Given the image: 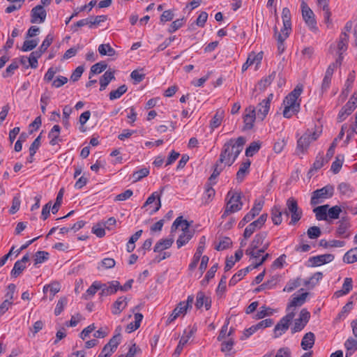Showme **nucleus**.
<instances>
[{
  "instance_id": "16",
  "label": "nucleus",
  "mask_w": 357,
  "mask_h": 357,
  "mask_svg": "<svg viewBox=\"0 0 357 357\" xmlns=\"http://www.w3.org/2000/svg\"><path fill=\"white\" fill-rule=\"evenodd\" d=\"M334 255L331 254H325L313 257L310 258L309 259V262H310V264L309 266H320L325 264L332 261L334 259Z\"/></svg>"
},
{
  "instance_id": "49",
  "label": "nucleus",
  "mask_w": 357,
  "mask_h": 357,
  "mask_svg": "<svg viewBox=\"0 0 357 357\" xmlns=\"http://www.w3.org/2000/svg\"><path fill=\"white\" fill-rule=\"evenodd\" d=\"M128 90L126 85L123 84L120 86L116 90L112 91L109 93V99L111 100L119 98Z\"/></svg>"
},
{
  "instance_id": "34",
  "label": "nucleus",
  "mask_w": 357,
  "mask_h": 357,
  "mask_svg": "<svg viewBox=\"0 0 357 357\" xmlns=\"http://www.w3.org/2000/svg\"><path fill=\"white\" fill-rule=\"evenodd\" d=\"M60 126L59 125H55L53 126L52 130L48 134L49 138H50V144L52 146H54L56 144H58L59 139V135H60Z\"/></svg>"
},
{
  "instance_id": "44",
  "label": "nucleus",
  "mask_w": 357,
  "mask_h": 357,
  "mask_svg": "<svg viewBox=\"0 0 357 357\" xmlns=\"http://www.w3.org/2000/svg\"><path fill=\"white\" fill-rule=\"evenodd\" d=\"M225 112L222 109H218L215 114L211 121V127L213 129L218 128L222 121Z\"/></svg>"
},
{
  "instance_id": "30",
  "label": "nucleus",
  "mask_w": 357,
  "mask_h": 357,
  "mask_svg": "<svg viewBox=\"0 0 357 357\" xmlns=\"http://www.w3.org/2000/svg\"><path fill=\"white\" fill-rule=\"evenodd\" d=\"M173 243H174L173 238H166V239H160L155 245L153 250L155 252H160L162 250L170 248Z\"/></svg>"
},
{
  "instance_id": "42",
  "label": "nucleus",
  "mask_w": 357,
  "mask_h": 357,
  "mask_svg": "<svg viewBox=\"0 0 357 357\" xmlns=\"http://www.w3.org/2000/svg\"><path fill=\"white\" fill-rule=\"evenodd\" d=\"M343 260L347 264L357 261V247L347 251L343 257Z\"/></svg>"
},
{
  "instance_id": "9",
  "label": "nucleus",
  "mask_w": 357,
  "mask_h": 357,
  "mask_svg": "<svg viewBox=\"0 0 357 357\" xmlns=\"http://www.w3.org/2000/svg\"><path fill=\"white\" fill-rule=\"evenodd\" d=\"M310 318V312L305 308L302 309L299 317L294 321V326L291 328V333H295L304 328Z\"/></svg>"
},
{
  "instance_id": "35",
  "label": "nucleus",
  "mask_w": 357,
  "mask_h": 357,
  "mask_svg": "<svg viewBox=\"0 0 357 357\" xmlns=\"http://www.w3.org/2000/svg\"><path fill=\"white\" fill-rule=\"evenodd\" d=\"M344 347L347 349L346 357L351 356L357 350V338H348L344 343Z\"/></svg>"
},
{
  "instance_id": "36",
  "label": "nucleus",
  "mask_w": 357,
  "mask_h": 357,
  "mask_svg": "<svg viewBox=\"0 0 357 357\" xmlns=\"http://www.w3.org/2000/svg\"><path fill=\"white\" fill-rule=\"evenodd\" d=\"M282 211L280 206H274L271 210V219L274 225H279L282 221Z\"/></svg>"
},
{
  "instance_id": "17",
  "label": "nucleus",
  "mask_w": 357,
  "mask_h": 357,
  "mask_svg": "<svg viewBox=\"0 0 357 357\" xmlns=\"http://www.w3.org/2000/svg\"><path fill=\"white\" fill-rule=\"evenodd\" d=\"M337 223L338 227L336 230V234L342 238H348L350 235L348 230L351 226L349 220L343 218Z\"/></svg>"
},
{
  "instance_id": "33",
  "label": "nucleus",
  "mask_w": 357,
  "mask_h": 357,
  "mask_svg": "<svg viewBox=\"0 0 357 357\" xmlns=\"http://www.w3.org/2000/svg\"><path fill=\"white\" fill-rule=\"evenodd\" d=\"M114 75L113 71L107 70L100 79V91H103L105 89L109 83L114 79Z\"/></svg>"
},
{
  "instance_id": "8",
  "label": "nucleus",
  "mask_w": 357,
  "mask_h": 357,
  "mask_svg": "<svg viewBox=\"0 0 357 357\" xmlns=\"http://www.w3.org/2000/svg\"><path fill=\"white\" fill-rule=\"evenodd\" d=\"M227 206L231 212L235 213L241 210L243 207V202L241 201V196L239 193H232L229 191L227 193Z\"/></svg>"
},
{
  "instance_id": "38",
  "label": "nucleus",
  "mask_w": 357,
  "mask_h": 357,
  "mask_svg": "<svg viewBox=\"0 0 357 357\" xmlns=\"http://www.w3.org/2000/svg\"><path fill=\"white\" fill-rule=\"evenodd\" d=\"M302 284H303V280L301 279V278H297L296 279L291 280L287 282V284L283 289V291L287 292H291L295 289L300 287Z\"/></svg>"
},
{
  "instance_id": "46",
  "label": "nucleus",
  "mask_w": 357,
  "mask_h": 357,
  "mask_svg": "<svg viewBox=\"0 0 357 357\" xmlns=\"http://www.w3.org/2000/svg\"><path fill=\"white\" fill-rule=\"evenodd\" d=\"M98 52L101 55H107L109 56H114L116 51L112 48L109 44H101L98 47Z\"/></svg>"
},
{
  "instance_id": "48",
  "label": "nucleus",
  "mask_w": 357,
  "mask_h": 357,
  "mask_svg": "<svg viewBox=\"0 0 357 357\" xmlns=\"http://www.w3.org/2000/svg\"><path fill=\"white\" fill-rule=\"evenodd\" d=\"M344 157L343 155H338L335 158V160L332 163L331 171L334 174H337L342 166Z\"/></svg>"
},
{
  "instance_id": "37",
  "label": "nucleus",
  "mask_w": 357,
  "mask_h": 357,
  "mask_svg": "<svg viewBox=\"0 0 357 357\" xmlns=\"http://www.w3.org/2000/svg\"><path fill=\"white\" fill-rule=\"evenodd\" d=\"M143 319V315L141 313L135 314V321L128 324L126 331L128 333H131L136 331L140 326V323Z\"/></svg>"
},
{
  "instance_id": "53",
  "label": "nucleus",
  "mask_w": 357,
  "mask_h": 357,
  "mask_svg": "<svg viewBox=\"0 0 357 357\" xmlns=\"http://www.w3.org/2000/svg\"><path fill=\"white\" fill-rule=\"evenodd\" d=\"M64 189L61 188L58 192L56 202L52 206V212L53 214H55L58 212L60 205L61 204L63 196Z\"/></svg>"
},
{
  "instance_id": "64",
  "label": "nucleus",
  "mask_w": 357,
  "mask_h": 357,
  "mask_svg": "<svg viewBox=\"0 0 357 357\" xmlns=\"http://www.w3.org/2000/svg\"><path fill=\"white\" fill-rule=\"evenodd\" d=\"M234 340L231 338L223 340L222 341L221 351L222 352L230 351L234 346Z\"/></svg>"
},
{
  "instance_id": "12",
  "label": "nucleus",
  "mask_w": 357,
  "mask_h": 357,
  "mask_svg": "<svg viewBox=\"0 0 357 357\" xmlns=\"http://www.w3.org/2000/svg\"><path fill=\"white\" fill-rule=\"evenodd\" d=\"M47 13L42 5H38L31 10V23H42L45 20Z\"/></svg>"
},
{
  "instance_id": "58",
  "label": "nucleus",
  "mask_w": 357,
  "mask_h": 357,
  "mask_svg": "<svg viewBox=\"0 0 357 357\" xmlns=\"http://www.w3.org/2000/svg\"><path fill=\"white\" fill-rule=\"evenodd\" d=\"M53 36L51 34H48L45 40H43L42 45L39 47L38 50H37L38 52H40V54H42L44 52L46 51V50L50 47V45L52 44L53 41Z\"/></svg>"
},
{
  "instance_id": "40",
  "label": "nucleus",
  "mask_w": 357,
  "mask_h": 357,
  "mask_svg": "<svg viewBox=\"0 0 357 357\" xmlns=\"http://www.w3.org/2000/svg\"><path fill=\"white\" fill-rule=\"evenodd\" d=\"M352 289V280L350 278H346L342 285V289L335 293L337 297L347 294Z\"/></svg>"
},
{
  "instance_id": "22",
  "label": "nucleus",
  "mask_w": 357,
  "mask_h": 357,
  "mask_svg": "<svg viewBox=\"0 0 357 357\" xmlns=\"http://www.w3.org/2000/svg\"><path fill=\"white\" fill-rule=\"evenodd\" d=\"M275 36L278 41V50L280 54L282 53L284 50V40L289 37V32H280L278 33V29L276 26L274 27Z\"/></svg>"
},
{
  "instance_id": "2",
  "label": "nucleus",
  "mask_w": 357,
  "mask_h": 357,
  "mask_svg": "<svg viewBox=\"0 0 357 357\" xmlns=\"http://www.w3.org/2000/svg\"><path fill=\"white\" fill-rule=\"evenodd\" d=\"M266 236V231H262L255 235L249 248L245 251L246 255H253L255 253H264L269 245V243L268 242L264 243V241H265Z\"/></svg>"
},
{
  "instance_id": "27",
  "label": "nucleus",
  "mask_w": 357,
  "mask_h": 357,
  "mask_svg": "<svg viewBox=\"0 0 357 357\" xmlns=\"http://www.w3.org/2000/svg\"><path fill=\"white\" fill-rule=\"evenodd\" d=\"M328 207V204H325L315 207L313 209V212L314 213L316 219L317 220H328L327 211Z\"/></svg>"
},
{
  "instance_id": "1",
  "label": "nucleus",
  "mask_w": 357,
  "mask_h": 357,
  "mask_svg": "<svg viewBox=\"0 0 357 357\" xmlns=\"http://www.w3.org/2000/svg\"><path fill=\"white\" fill-rule=\"evenodd\" d=\"M245 142V138L243 137H238L237 139H231L227 141L223 145L219 162H225L228 166H231L242 151Z\"/></svg>"
},
{
  "instance_id": "51",
  "label": "nucleus",
  "mask_w": 357,
  "mask_h": 357,
  "mask_svg": "<svg viewBox=\"0 0 357 357\" xmlns=\"http://www.w3.org/2000/svg\"><path fill=\"white\" fill-rule=\"evenodd\" d=\"M249 271V269H241L237 273L233 275L229 281V285H235L241 280Z\"/></svg>"
},
{
  "instance_id": "10",
  "label": "nucleus",
  "mask_w": 357,
  "mask_h": 357,
  "mask_svg": "<svg viewBox=\"0 0 357 357\" xmlns=\"http://www.w3.org/2000/svg\"><path fill=\"white\" fill-rule=\"evenodd\" d=\"M268 215L266 213L262 214L257 220L249 224L245 229L243 236L245 238H248L257 230L260 229L267 220Z\"/></svg>"
},
{
  "instance_id": "14",
  "label": "nucleus",
  "mask_w": 357,
  "mask_h": 357,
  "mask_svg": "<svg viewBox=\"0 0 357 357\" xmlns=\"http://www.w3.org/2000/svg\"><path fill=\"white\" fill-rule=\"evenodd\" d=\"M257 116L256 109L254 106L250 105L245 109L244 116L245 129L250 130L252 128Z\"/></svg>"
},
{
  "instance_id": "55",
  "label": "nucleus",
  "mask_w": 357,
  "mask_h": 357,
  "mask_svg": "<svg viewBox=\"0 0 357 357\" xmlns=\"http://www.w3.org/2000/svg\"><path fill=\"white\" fill-rule=\"evenodd\" d=\"M42 54L38 51H35L31 53L28 58V62L32 68H36L38 66V59L40 57Z\"/></svg>"
},
{
  "instance_id": "13",
  "label": "nucleus",
  "mask_w": 357,
  "mask_h": 357,
  "mask_svg": "<svg viewBox=\"0 0 357 357\" xmlns=\"http://www.w3.org/2000/svg\"><path fill=\"white\" fill-rule=\"evenodd\" d=\"M349 36L346 33H342L337 43L338 58L336 59V63L341 65L343 59L342 54L347 50Z\"/></svg>"
},
{
  "instance_id": "18",
  "label": "nucleus",
  "mask_w": 357,
  "mask_h": 357,
  "mask_svg": "<svg viewBox=\"0 0 357 357\" xmlns=\"http://www.w3.org/2000/svg\"><path fill=\"white\" fill-rule=\"evenodd\" d=\"M101 287V296H109L119 290L120 283L116 280L102 284Z\"/></svg>"
},
{
  "instance_id": "24",
  "label": "nucleus",
  "mask_w": 357,
  "mask_h": 357,
  "mask_svg": "<svg viewBox=\"0 0 357 357\" xmlns=\"http://www.w3.org/2000/svg\"><path fill=\"white\" fill-rule=\"evenodd\" d=\"M251 162L249 159H247L245 161H244L238 171L236 173V180L238 182L241 183L244 179L245 176L247 175V174L249 172V168L250 167Z\"/></svg>"
},
{
  "instance_id": "19",
  "label": "nucleus",
  "mask_w": 357,
  "mask_h": 357,
  "mask_svg": "<svg viewBox=\"0 0 357 357\" xmlns=\"http://www.w3.org/2000/svg\"><path fill=\"white\" fill-rule=\"evenodd\" d=\"M250 256V265L247 268H258L261 266L264 262L269 257V254L266 253L261 256V254L255 253L253 255H248Z\"/></svg>"
},
{
  "instance_id": "29",
  "label": "nucleus",
  "mask_w": 357,
  "mask_h": 357,
  "mask_svg": "<svg viewBox=\"0 0 357 357\" xmlns=\"http://www.w3.org/2000/svg\"><path fill=\"white\" fill-rule=\"evenodd\" d=\"M185 306L186 305H184V301L180 302L168 317L167 321V324L174 321L181 314H185L186 312V310H185Z\"/></svg>"
},
{
  "instance_id": "60",
  "label": "nucleus",
  "mask_w": 357,
  "mask_h": 357,
  "mask_svg": "<svg viewBox=\"0 0 357 357\" xmlns=\"http://www.w3.org/2000/svg\"><path fill=\"white\" fill-rule=\"evenodd\" d=\"M149 174V169L148 168H142L138 171H136L133 173L132 177L134 178V181H138L143 178L147 176Z\"/></svg>"
},
{
  "instance_id": "59",
  "label": "nucleus",
  "mask_w": 357,
  "mask_h": 357,
  "mask_svg": "<svg viewBox=\"0 0 357 357\" xmlns=\"http://www.w3.org/2000/svg\"><path fill=\"white\" fill-rule=\"evenodd\" d=\"M38 45V40L36 39L26 40L22 47L23 52H29L33 50Z\"/></svg>"
},
{
  "instance_id": "56",
  "label": "nucleus",
  "mask_w": 357,
  "mask_h": 357,
  "mask_svg": "<svg viewBox=\"0 0 357 357\" xmlns=\"http://www.w3.org/2000/svg\"><path fill=\"white\" fill-rule=\"evenodd\" d=\"M228 331V323H227L222 327L220 334L218 337V341H222L223 340H225L226 338L229 337L231 335V333L233 332V329L230 328L229 331Z\"/></svg>"
},
{
  "instance_id": "20",
  "label": "nucleus",
  "mask_w": 357,
  "mask_h": 357,
  "mask_svg": "<svg viewBox=\"0 0 357 357\" xmlns=\"http://www.w3.org/2000/svg\"><path fill=\"white\" fill-rule=\"evenodd\" d=\"M195 305L198 309L204 305L206 309L208 310L211 305V300L209 297L206 296L204 292L199 291L197 294Z\"/></svg>"
},
{
  "instance_id": "52",
  "label": "nucleus",
  "mask_w": 357,
  "mask_h": 357,
  "mask_svg": "<svg viewBox=\"0 0 357 357\" xmlns=\"http://www.w3.org/2000/svg\"><path fill=\"white\" fill-rule=\"evenodd\" d=\"M341 212L342 209L339 206H334L331 208L328 207L327 211L328 218L337 219Z\"/></svg>"
},
{
  "instance_id": "23",
  "label": "nucleus",
  "mask_w": 357,
  "mask_h": 357,
  "mask_svg": "<svg viewBox=\"0 0 357 357\" xmlns=\"http://www.w3.org/2000/svg\"><path fill=\"white\" fill-rule=\"evenodd\" d=\"M126 297H119L113 304L112 312L114 314H119L127 306Z\"/></svg>"
},
{
  "instance_id": "54",
  "label": "nucleus",
  "mask_w": 357,
  "mask_h": 357,
  "mask_svg": "<svg viewBox=\"0 0 357 357\" xmlns=\"http://www.w3.org/2000/svg\"><path fill=\"white\" fill-rule=\"evenodd\" d=\"M192 236L193 234H192L182 233L176 241L178 248L186 244L192 238Z\"/></svg>"
},
{
  "instance_id": "31",
  "label": "nucleus",
  "mask_w": 357,
  "mask_h": 357,
  "mask_svg": "<svg viewBox=\"0 0 357 357\" xmlns=\"http://www.w3.org/2000/svg\"><path fill=\"white\" fill-rule=\"evenodd\" d=\"M307 295L308 293L305 292L299 296L294 297L288 305L287 310L289 312L291 307L301 306L305 303Z\"/></svg>"
},
{
  "instance_id": "39",
  "label": "nucleus",
  "mask_w": 357,
  "mask_h": 357,
  "mask_svg": "<svg viewBox=\"0 0 357 357\" xmlns=\"http://www.w3.org/2000/svg\"><path fill=\"white\" fill-rule=\"evenodd\" d=\"M276 73L275 71L272 72L268 76L265 78L261 79L258 82V87L260 91H264L273 81L275 77Z\"/></svg>"
},
{
  "instance_id": "43",
  "label": "nucleus",
  "mask_w": 357,
  "mask_h": 357,
  "mask_svg": "<svg viewBox=\"0 0 357 357\" xmlns=\"http://www.w3.org/2000/svg\"><path fill=\"white\" fill-rule=\"evenodd\" d=\"M101 287H102V283L100 282H94L87 289L86 294L84 295L85 299H89V297H91L95 295L98 290H101Z\"/></svg>"
},
{
  "instance_id": "63",
  "label": "nucleus",
  "mask_w": 357,
  "mask_h": 357,
  "mask_svg": "<svg viewBox=\"0 0 357 357\" xmlns=\"http://www.w3.org/2000/svg\"><path fill=\"white\" fill-rule=\"evenodd\" d=\"M231 245V241L228 237H225L219 243L215 246V249L217 250H223L228 248Z\"/></svg>"
},
{
  "instance_id": "61",
  "label": "nucleus",
  "mask_w": 357,
  "mask_h": 357,
  "mask_svg": "<svg viewBox=\"0 0 357 357\" xmlns=\"http://www.w3.org/2000/svg\"><path fill=\"white\" fill-rule=\"evenodd\" d=\"M307 236L311 239H315L320 236L321 231L319 227H310L307 231Z\"/></svg>"
},
{
  "instance_id": "25",
  "label": "nucleus",
  "mask_w": 357,
  "mask_h": 357,
  "mask_svg": "<svg viewBox=\"0 0 357 357\" xmlns=\"http://www.w3.org/2000/svg\"><path fill=\"white\" fill-rule=\"evenodd\" d=\"M315 341V336L314 334L312 332L307 333L303 336L302 340H301V347L304 350H307L309 349H311Z\"/></svg>"
},
{
  "instance_id": "4",
  "label": "nucleus",
  "mask_w": 357,
  "mask_h": 357,
  "mask_svg": "<svg viewBox=\"0 0 357 357\" xmlns=\"http://www.w3.org/2000/svg\"><path fill=\"white\" fill-rule=\"evenodd\" d=\"M303 91V86L297 85L295 89L288 94L283 101V105L287 107H291L293 112H299L300 102L297 101Z\"/></svg>"
},
{
  "instance_id": "57",
  "label": "nucleus",
  "mask_w": 357,
  "mask_h": 357,
  "mask_svg": "<svg viewBox=\"0 0 357 357\" xmlns=\"http://www.w3.org/2000/svg\"><path fill=\"white\" fill-rule=\"evenodd\" d=\"M260 149V144L258 142H253L245 150V155L248 157H252Z\"/></svg>"
},
{
  "instance_id": "45",
  "label": "nucleus",
  "mask_w": 357,
  "mask_h": 357,
  "mask_svg": "<svg viewBox=\"0 0 357 357\" xmlns=\"http://www.w3.org/2000/svg\"><path fill=\"white\" fill-rule=\"evenodd\" d=\"M204 250V245H199L197 249L196 252L194 255L193 259L189 265V268H195L198 265V262L203 257L202 253Z\"/></svg>"
},
{
  "instance_id": "62",
  "label": "nucleus",
  "mask_w": 357,
  "mask_h": 357,
  "mask_svg": "<svg viewBox=\"0 0 357 357\" xmlns=\"http://www.w3.org/2000/svg\"><path fill=\"white\" fill-rule=\"evenodd\" d=\"M66 304L67 298L66 297H62L58 301V303L54 310V314L56 316L59 315L62 312Z\"/></svg>"
},
{
  "instance_id": "3",
  "label": "nucleus",
  "mask_w": 357,
  "mask_h": 357,
  "mask_svg": "<svg viewBox=\"0 0 357 357\" xmlns=\"http://www.w3.org/2000/svg\"><path fill=\"white\" fill-rule=\"evenodd\" d=\"M334 194V187L332 185H327L321 189L314 190L312 192L310 204L317 205L323 202L324 199L331 198Z\"/></svg>"
},
{
  "instance_id": "32",
  "label": "nucleus",
  "mask_w": 357,
  "mask_h": 357,
  "mask_svg": "<svg viewBox=\"0 0 357 357\" xmlns=\"http://www.w3.org/2000/svg\"><path fill=\"white\" fill-rule=\"evenodd\" d=\"M323 274L321 272L315 273L312 277L307 280H303V285L308 289L313 288L321 280Z\"/></svg>"
},
{
  "instance_id": "6",
  "label": "nucleus",
  "mask_w": 357,
  "mask_h": 357,
  "mask_svg": "<svg viewBox=\"0 0 357 357\" xmlns=\"http://www.w3.org/2000/svg\"><path fill=\"white\" fill-rule=\"evenodd\" d=\"M301 11L302 16L305 24L308 26L310 30L317 32L318 31V28L317 26L314 14L305 1H302L301 3Z\"/></svg>"
},
{
  "instance_id": "47",
  "label": "nucleus",
  "mask_w": 357,
  "mask_h": 357,
  "mask_svg": "<svg viewBox=\"0 0 357 357\" xmlns=\"http://www.w3.org/2000/svg\"><path fill=\"white\" fill-rule=\"evenodd\" d=\"M50 254L45 251H38L33 256L35 266L42 264L49 259Z\"/></svg>"
},
{
  "instance_id": "11",
  "label": "nucleus",
  "mask_w": 357,
  "mask_h": 357,
  "mask_svg": "<svg viewBox=\"0 0 357 357\" xmlns=\"http://www.w3.org/2000/svg\"><path fill=\"white\" fill-rule=\"evenodd\" d=\"M273 98V94L270 93L266 99L262 100L261 102H260L258 104L256 108L257 111L256 112V114L257 116V118L259 119L261 121H263L268 114L270 109V103Z\"/></svg>"
},
{
  "instance_id": "5",
  "label": "nucleus",
  "mask_w": 357,
  "mask_h": 357,
  "mask_svg": "<svg viewBox=\"0 0 357 357\" xmlns=\"http://www.w3.org/2000/svg\"><path fill=\"white\" fill-rule=\"evenodd\" d=\"M287 208L291 214V220L289 225H295L302 218L303 211L299 208L296 199L294 197H289L286 203Z\"/></svg>"
},
{
  "instance_id": "7",
  "label": "nucleus",
  "mask_w": 357,
  "mask_h": 357,
  "mask_svg": "<svg viewBox=\"0 0 357 357\" xmlns=\"http://www.w3.org/2000/svg\"><path fill=\"white\" fill-rule=\"evenodd\" d=\"M295 316L294 312H289L282 317L274 328V337L277 338L284 334L289 328V324Z\"/></svg>"
},
{
  "instance_id": "41",
  "label": "nucleus",
  "mask_w": 357,
  "mask_h": 357,
  "mask_svg": "<svg viewBox=\"0 0 357 357\" xmlns=\"http://www.w3.org/2000/svg\"><path fill=\"white\" fill-rule=\"evenodd\" d=\"M337 190L342 195L347 196L348 197H351L354 189L351 186V185L348 183L342 182L340 183L337 186Z\"/></svg>"
},
{
  "instance_id": "26",
  "label": "nucleus",
  "mask_w": 357,
  "mask_h": 357,
  "mask_svg": "<svg viewBox=\"0 0 357 357\" xmlns=\"http://www.w3.org/2000/svg\"><path fill=\"white\" fill-rule=\"evenodd\" d=\"M310 137L311 135L308 134V132H305L298 139L297 142V149L302 153L307 149L310 144L312 142Z\"/></svg>"
},
{
  "instance_id": "15",
  "label": "nucleus",
  "mask_w": 357,
  "mask_h": 357,
  "mask_svg": "<svg viewBox=\"0 0 357 357\" xmlns=\"http://www.w3.org/2000/svg\"><path fill=\"white\" fill-rule=\"evenodd\" d=\"M179 226L182 227L183 233L194 234V231L190 230V222L186 220H183V216H179L174 220L171 227V233H174Z\"/></svg>"
},
{
  "instance_id": "21",
  "label": "nucleus",
  "mask_w": 357,
  "mask_h": 357,
  "mask_svg": "<svg viewBox=\"0 0 357 357\" xmlns=\"http://www.w3.org/2000/svg\"><path fill=\"white\" fill-rule=\"evenodd\" d=\"M282 18L283 21V28L281 29V32H290L291 29V13L290 10L287 8H284L282 12Z\"/></svg>"
},
{
  "instance_id": "50",
  "label": "nucleus",
  "mask_w": 357,
  "mask_h": 357,
  "mask_svg": "<svg viewBox=\"0 0 357 357\" xmlns=\"http://www.w3.org/2000/svg\"><path fill=\"white\" fill-rule=\"evenodd\" d=\"M107 64L102 61L93 65L90 70L89 79H91V74H99L107 68Z\"/></svg>"
},
{
  "instance_id": "28",
  "label": "nucleus",
  "mask_w": 357,
  "mask_h": 357,
  "mask_svg": "<svg viewBox=\"0 0 357 357\" xmlns=\"http://www.w3.org/2000/svg\"><path fill=\"white\" fill-rule=\"evenodd\" d=\"M356 108V105H354L353 102H347L338 114L339 121H342L344 120Z\"/></svg>"
}]
</instances>
